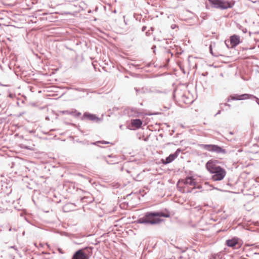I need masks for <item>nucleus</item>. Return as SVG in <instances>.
I'll list each match as a JSON object with an SVG mask.
<instances>
[{
  "label": "nucleus",
  "instance_id": "nucleus-1",
  "mask_svg": "<svg viewBox=\"0 0 259 259\" xmlns=\"http://www.w3.org/2000/svg\"><path fill=\"white\" fill-rule=\"evenodd\" d=\"M170 216L168 212L164 213L159 211H148L146 212L143 217L139 218L137 220L138 224H143L145 225H154L160 223L162 220L158 217H162L169 218Z\"/></svg>",
  "mask_w": 259,
  "mask_h": 259
},
{
  "label": "nucleus",
  "instance_id": "nucleus-2",
  "mask_svg": "<svg viewBox=\"0 0 259 259\" xmlns=\"http://www.w3.org/2000/svg\"><path fill=\"white\" fill-rule=\"evenodd\" d=\"M221 163L218 160L211 159L206 163V168L210 173L212 174L211 179L214 181L222 180L226 175L225 169L219 165Z\"/></svg>",
  "mask_w": 259,
  "mask_h": 259
},
{
  "label": "nucleus",
  "instance_id": "nucleus-3",
  "mask_svg": "<svg viewBox=\"0 0 259 259\" xmlns=\"http://www.w3.org/2000/svg\"><path fill=\"white\" fill-rule=\"evenodd\" d=\"M211 7L217 9L221 10H225L228 8H231L235 4V2L232 1L231 2L225 0H208Z\"/></svg>",
  "mask_w": 259,
  "mask_h": 259
},
{
  "label": "nucleus",
  "instance_id": "nucleus-4",
  "mask_svg": "<svg viewBox=\"0 0 259 259\" xmlns=\"http://www.w3.org/2000/svg\"><path fill=\"white\" fill-rule=\"evenodd\" d=\"M201 147L208 151L215 152L217 154H226L227 151L221 147L213 144H201Z\"/></svg>",
  "mask_w": 259,
  "mask_h": 259
},
{
  "label": "nucleus",
  "instance_id": "nucleus-5",
  "mask_svg": "<svg viewBox=\"0 0 259 259\" xmlns=\"http://www.w3.org/2000/svg\"><path fill=\"white\" fill-rule=\"evenodd\" d=\"M93 248V247H85L77 250L73 255L72 259H89V257L83 251L86 250L90 253H92Z\"/></svg>",
  "mask_w": 259,
  "mask_h": 259
},
{
  "label": "nucleus",
  "instance_id": "nucleus-6",
  "mask_svg": "<svg viewBox=\"0 0 259 259\" xmlns=\"http://www.w3.org/2000/svg\"><path fill=\"white\" fill-rule=\"evenodd\" d=\"M181 152V149L179 148L174 153L170 154L168 157H167L165 159H161V162L164 164L166 165L168 163L172 162L175 159H176L180 153Z\"/></svg>",
  "mask_w": 259,
  "mask_h": 259
},
{
  "label": "nucleus",
  "instance_id": "nucleus-7",
  "mask_svg": "<svg viewBox=\"0 0 259 259\" xmlns=\"http://www.w3.org/2000/svg\"><path fill=\"white\" fill-rule=\"evenodd\" d=\"M181 182L183 183L186 186H191L194 187L191 189L187 188L186 190L187 193L191 192L192 190L195 188L196 182L193 177L188 176L186 177L185 179L182 180Z\"/></svg>",
  "mask_w": 259,
  "mask_h": 259
},
{
  "label": "nucleus",
  "instance_id": "nucleus-8",
  "mask_svg": "<svg viewBox=\"0 0 259 259\" xmlns=\"http://www.w3.org/2000/svg\"><path fill=\"white\" fill-rule=\"evenodd\" d=\"M84 119L95 121L97 123L100 122L101 120V119L97 117L95 114H93L89 112H85L83 113V116L81 117V119L84 120Z\"/></svg>",
  "mask_w": 259,
  "mask_h": 259
},
{
  "label": "nucleus",
  "instance_id": "nucleus-9",
  "mask_svg": "<svg viewBox=\"0 0 259 259\" xmlns=\"http://www.w3.org/2000/svg\"><path fill=\"white\" fill-rule=\"evenodd\" d=\"M230 42L231 48H235L240 42V36L236 34H233L230 36V40L228 41Z\"/></svg>",
  "mask_w": 259,
  "mask_h": 259
},
{
  "label": "nucleus",
  "instance_id": "nucleus-10",
  "mask_svg": "<svg viewBox=\"0 0 259 259\" xmlns=\"http://www.w3.org/2000/svg\"><path fill=\"white\" fill-rule=\"evenodd\" d=\"M239 239L237 237H233L232 239H228L226 241V245L229 247H234L237 245L239 246L238 243Z\"/></svg>",
  "mask_w": 259,
  "mask_h": 259
},
{
  "label": "nucleus",
  "instance_id": "nucleus-11",
  "mask_svg": "<svg viewBox=\"0 0 259 259\" xmlns=\"http://www.w3.org/2000/svg\"><path fill=\"white\" fill-rule=\"evenodd\" d=\"M128 114L131 116L139 117L141 114V112L136 108H131L129 109Z\"/></svg>",
  "mask_w": 259,
  "mask_h": 259
},
{
  "label": "nucleus",
  "instance_id": "nucleus-12",
  "mask_svg": "<svg viewBox=\"0 0 259 259\" xmlns=\"http://www.w3.org/2000/svg\"><path fill=\"white\" fill-rule=\"evenodd\" d=\"M135 90L136 92V95L138 96L140 94H147L151 92V89L146 87H143L141 88H135Z\"/></svg>",
  "mask_w": 259,
  "mask_h": 259
},
{
  "label": "nucleus",
  "instance_id": "nucleus-13",
  "mask_svg": "<svg viewBox=\"0 0 259 259\" xmlns=\"http://www.w3.org/2000/svg\"><path fill=\"white\" fill-rule=\"evenodd\" d=\"M239 98L238 99L237 98H232V100H245L247 99H253V98H255V96L248 94H243L239 95Z\"/></svg>",
  "mask_w": 259,
  "mask_h": 259
},
{
  "label": "nucleus",
  "instance_id": "nucleus-14",
  "mask_svg": "<svg viewBox=\"0 0 259 259\" xmlns=\"http://www.w3.org/2000/svg\"><path fill=\"white\" fill-rule=\"evenodd\" d=\"M142 121L140 119H135L131 120V124L133 127L136 128H139L142 125Z\"/></svg>",
  "mask_w": 259,
  "mask_h": 259
},
{
  "label": "nucleus",
  "instance_id": "nucleus-15",
  "mask_svg": "<svg viewBox=\"0 0 259 259\" xmlns=\"http://www.w3.org/2000/svg\"><path fill=\"white\" fill-rule=\"evenodd\" d=\"M62 113L63 114H70L76 117H78L81 115V113L77 112L76 110H72V111L64 110L62 111Z\"/></svg>",
  "mask_w": 259,
  "mask_h": 259
},
{
  "label": "nucleus",
  "instance_id": "nucleus-16",
  "mask_svg": "<svg viewBox=\"0 0 259 259\" xmlns=\"http://www.w3.org/2000/svg\"><path fill=\"white\" fill-rule=\"evenodd\" d=\"M103 158L108 164H114L118 163V162L116 160H112L111 161H109L106 159V158L105 156Z\"/></svg>",
  "mask_w": 259,
  "mask_h": 259
},
{
  "label": "nucleus",
  "instance_id": "nucleus-17",
  "mask_svg": "<svg viewBox=\"0 0 259 259\" xmlns=\"http://www.w3.org/2000/svg\"><path fill=\"white\" fill-rule=\"evenodd\" d=\"M98 143H101V144H109L110 143L109 142H107L105 141H97L94 143H92L91 144L93 145H96Z\"/></svg>",
  "mask_w": 259,
  "mask_h": 259
},
{
  "label": "nucleus",
  "instance_id": "nucleus-18",
  "mask_svg": "<svg viewBox=\"0 0 259 259\" xmlns=\"http://www.w3.org/2000/svg\"><path fill=\"white\" fill-rule=\"evenodd\" d=\"M150 93L161 94V93H165V92L161 91L159 90H151V92Z\"/></svg>",
  "mask_w": 259,
  "mask_h": 259
},
{
  "label": "nucleus",
  "instance_id": "nucleus-19",
  "mask_svg": "<svg viewBox=\"0 0 259 259\" xmlns=\"http://www.w3.org/2000/svg\"><path fill=\"white\" fill-rule=\"evenodd\" d=\"M253 255H259V253L253 252V250H251L250 252V254H247L246 255L247 256H252Z\"/></svg>",
  "mask_w": 259,
  "mask_h": 259
},
{
  "label": "nucleus",
  "instance_id": "nucleus-20",
  "mask_svg": "<svg viewBox=\"0 0 259 259\" xmlns=\"http://www.w3.org/2000/svg\"><path fill=\"white\" fill-rule=\"evenodd\" d=\"M239 95H238V94H234V95H231L230 97L231 99L232 100V98H237V99L240 98Z\"/></svg>",
  "mask_w": 259,
  "mask_h": 259
},
{
  "label": "nucleus",
  "instance_id": "nucleus-21",
  "mask_svg": "<svg viewBox=\"0 0 259 259\" xmlns=\"http://www.w3.org/2000/svg\"><path fill=\"white\" fill-rule=\"evenodd\" d=\"M47 19L49 20L50 21H54L53 19V16L52 15V14H50L49 17L47 18Z\"/></svg>",
  "mask_w": 259,
  "mask_h": 259
},
{
  "label": "nucleus",
  "instance_id": "nucleus-22",
  "mask_svg": "<svg viewBox=\"0 0 259 259\" xmlns=\"http://www.w3.org/2000/svg\"><path fill=\"white\" fill-rule=\"evenodd\" d=\"M209 49L210 53L212 55L216 56L217 55H213V52H212V45H210L209 47Z\"/></svg>",
  "mask_w": 259,
  "mask_h": 259
},
{
  "label": "nucleus",
  "instance_id": "nucleus-23",
  "mask_svg": "<svg viewBox=\"0 0 259 259\" xmlns=\"http://www.w3.org/2000/svg\"><path fill=\"white\" fill-rule=\"evenodd\" d=\"M253 99H255L256 103L259 105V99L255 96V98H253Z\"/></svg>",
  "mask_w": 259,
  "mask_h": 259
},
{
  "label": "nucleus",
  "instance_id": "nucleus-24",
  "mask_svg": "<svg viewBox=\"0 0 259 259\" xmlns=\"http://www.w3.org/2000/svg\"><path fill=\"white\" fill-rule=\"evenodd\" d=\"M118 109H118V107H113V108H112V110L113 112H115V111H118Z\"/></svg>",
  "mask_w": 259,
  "mask_h": 259
},
{
  "label": "nucleus",
  "instance_id": "nucleus-25",
  "mask_svg": "<svg viewBox=\"0 0 259 259\" xmlns=\"http://www.w3.org/2000/svg\"><path fill=\"white\" fill-rule=\"evenodd\" d=\"M10 248H13L16 251H18V249L17 248H16V247L15 246H10L9 247Z\"/></svg>",
  "mask_w": 259,
  "mask_h": 259
},
{
  "label": "nucleus",
  "instance_id": "nucleus-26",
  "mask_svg": "<svg viewBox=\"0 0 259 259\" xmlns=\"http://www.w3.org/2000/svg\"><path fill=\"white\" fill-rule=\"evenodd\" d=\"M177 27H178V26H177V25H176V24H173V25H172L171 26V28L172 29H175V28Z\"/></svg>",
  "mask_w": 259,
  "mask_h": 259
},
{
  "label": "nucleus",
  "instance_id": "nucleus-27",
  "mask_svg": "<svg viewBox=\"0 0 259 259\" xmlns=\"http://www.w3.org/2000/svg\"><path fill=\"white\" fill-rule=\"evenodd\" d=\"M228 41H229V40H225V44H226V46H227L228 48H229V42H228Z\"/></svg>",
  "mask_w": 259,
  "mask_h": 259
},
{
  "label": "nucleus",
  "instance_id": "nucleus-28",
  "mask_svg": "<svg viewBox=\"0 0 259 259\" xmlns=\"http://www.w3.org/2000/svg\"><path fill=\"white\" fill-rule=\"evenodd\" d=\"M146 26H144L142 27V31H145L146 30Z\"/></svg>",
  "mask_w": 259,
  "mask_h": 259
},
{
  "label": "nucleus",
  "instance_id": "nucleus-29",
  "mask_svg": "<svg viewBox=\"0 0 259 259\" xmlns=\"http://www.w3.org/2000/svg\"><path fill=\"white\" fill-rule=\"evenodd\" d=\"M155 48H156V46L155 45L153 46L152 47V49L153 50V52L154 53L155 52Z\"/></svg>",
  "mask_w": 259,
  "mask_h": 259
},
{
  "label": "nucleus",
  "instance_id": "nucleus-30",
  "mask_svg": "<svg viewBox=\"0 0 259 259\" xmlns=\"http://www.w3.org/2000/svg\"><path fill=\"white\" fill-rule=\"evenodd\" d=\"M108 157H114V158H115V156H113L112 155H108L107 156Z\"/></svg>",
  "mask_w": 259,
  "mask_h": 259
},
{
  "label": "nucleus",
  "instance_id": "nucleus-31",
  "mask_svg": "<svg viewBox=\"0 0 259 259\" xmlns=\"http://www.w3.org/2000/svg\"><path fill=\"white\" fill-rule=\"evenodd\" d=\"M183 101L186 103V99H185V96H183Z\"/></svg>",
  "mask_w": 259,
  "mask_h": 259
},
{
  "label": "nucleus",
  "instance_id": "nucleus-32",
  "mask_svg": "<svg viewBox=\"0 0 259 259\" xmlns=\"http://www.w3.org/2000/svg\"><path fill=\"white\" fill-rule=\"evenodd\" d=\"M221 111L219 110L218 112L215 114V116H217L218 114H220L221 113Z\"/></svg>",
  "mask_w": 259,
  "mask_h": 259
},
{
  "label": "nucleus",
  "instance_id": "nucleus-33",
  "mask_svg": "<svg viewBox=\"0 0 259 259\" xmlns=\"http://www.w3.org/2000/svg\"><path fill=\"white\" fill-rule=\"evenodd\" d=\"M150 32H149V31H147V32H146V35L147 36H149V35H150Z\"/></svg>",
  "mask_w": 259,
  "mask_h": 259
},
{
  "label": "nucleus",
  "instance_id": "nucleus-34",
  "mask_svg": "<svg viewBox=\"0 0 259 259\" xmlns=\"http://www.w3.org/2000/svg\"><path fill=\"white\" fill-rule=\"evenodd\" d=\"M58 250H59V252H60V253H63V251H62V249H61L59 248V249H58Z\"/></svg>",
  "mask_w": 259,
  "mask_h": 259
},
{
  "label": "nucleus",
  "instance_id": "nucleus-35",
  "mask_svg": "<svg viewBox=\"0 0 259 259\" xmlns=\"http://www.w3.org/2000/svg\"><path fill=\"white\" fill-rule=\"evenodd\" d=\"M224 105H225V106H228L229 107H230V105L229 104H227V103H225V104H224Z\"/></svg>",
  "mask_w": 259,
  "mask_h": 259
},
{
  "label": "nucleus",
  "instance_id": "nucleus-36",
  "mask_svg": "<svg viewBox=\"0 0 259 259\" xmlns=\"http://www.w3.org/2000/svg\"><path fill=\"white\" fill-rule=\"evenodd\" d=\"M151 29L153 31L154 29H153V27H151Z\"/></svg>",
  "mask_w": 259,
  "mask_h": 259
},
{
  "label": "nucleus",
  "instance_id": "nucleus-37",
  "mask_svg": "<svg viewBox=\"0 0 259 259\" xmlns=\"http://www.w3.org/2000/svg\"><path fill=\"white\" fill-rule=\"evenodd\" d=\"M76 90H78V91H81V90H80V89H76Z\"/></svg>",
  "mask_w": 259,
  "mask_h": 259
},
{
  "label": "nucleus",
  "instance_id": "nucleus-38",
  "mask_svg": "<svg viewBox=\"0 0 259 259\" xmlns=\"http://www.w3.org/2000/svg\"><path fill=\"white\" fill-rule=\"evenodd\" d=\"M110 112V113H109V114H110V113H111V114H112V112Z\"/></svg>",
  "mask_w": 259,
  "mask_h": 259
},
{
  "label": "nucleus",
  "instance_id": "nucleus-39",
  "mask_svg": "<svg viewBox=\"0 0 259 259\" xmlns=\"http://www.w3.org/2000/svg\"><path fill=\"white\" fill-rule=\"evenodd\" d=\"M111 110L109 109V112H111Z\"/></svg>",
  "mask_w": 259,
  "mask_h": 259
}]
</instances>
